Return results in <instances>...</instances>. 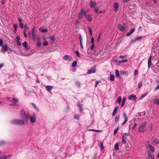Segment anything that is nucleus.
Listing matches in <instances>:
<instances>
[{"mask_svg":"<svg viewBox=\"0 0 159 159\" xmlns=\"http://www.w3.org/2000/svg\"><path fill=\"white\" fill-rule=\"evenodd\" d=\"M146 125L147 122H144L142 123L139 127L138 132L140 133H142L146 131L147 130L146 127Z\"/></svg>","mask_w":159,"mask_h":159,"instance_id":"1","label":"nucleus"},{"mask_svg":"<svg viewBox=\"0 0 159 159\" xmlns=\"http://www.w3.org/2000/svg\"><path fill=\"white\" fill-rule=\"evenodd\" d=\"M11 123L17 125H23L25 124V121L22 120H14L11 122Z\"/></svg>","mask_w":159,"mask_h":159,"instance_id":"2","label":"nucleus"},{"mask_svg":"<svg viewBox=\"0 0 159 159\" xmlns=\"http://www.w3.org/2000/svg\"><path fill=\"white\" fill-rule=\"evenodd\" d=\"M87 12L83 9H82L81 11L78 13V19L80 20L83 18L84 16H85Z\"/></svg>","mask_w":159,"mask_h":159,"instance_id":"3","label":"nucleus"},{"mask_svg":"<svg viewBox=\"0 0 159 159\" xmlns=\"http://www.w3.org/2000/svg\"><path fill=\"white\" fill-rule=\"evenodd\" d=\"M29 114H27L25 111L23 110H21L20 111V116L23 119H28Z\"/></svg>","mask_w":159,"mask_h":159,"instance_id":"4","label":"nucleus"},{"mask_svg":"<svg viewBox=\"0 0 159 159\" xmlns=\"http://www.w3.org/2000/svg\"><path fill=\"white\" fill-rule=\"evenodd\" d=\"M30 119V121L31 123H34L36 121V116L35 114L33 113L32 116H31L29 115L28 116V119Z\"/></svg>","mask_w":159,"mask_h":159,"instance_id":"5","label":"nucleus"},{"mask_svg":"<svg viewBox=\"0 0 159 159\" xmlns=\"http://www.w3.org/2000/svg\"><path fill=\"white\" fill-rule=\"evenodd\" d=\"M31 32L33 39L34 41H35L36 37V34L37 33V31L36 30L34 27L32 29Z\"/></svg>","mask_w":159,"mask_h":159,"instance_id":"6","label":"nucleus"},{"mask_svg":"<svg viewBox=\"0 0 159 159\" xmlns=\"http://www.w3.org/2000/svg\"><path fill=\"white\" fill-rule=\"evenodd\" d=\"M2 48L1 49V52H2L3 54L5 53L7 51L9 50V47L7 45H5L4 46H2Z\"/></svg>","mask_w":159,"mask_h":159,"instance_id":"7","label":"nucleus"},{"mask_svg":"<svg viewBox=\"0 0 159 159\" xmlns=\"http://www.w3.org/2000/svg\"><path fill=\"white\" fill-rule=\"evenodd\" d=\"M96 66H94L91 69L89 70L87 72V74H90L92 73H93L96 72Z\"/></svg>","mask_w":159,"mask_h":159,"instance_id":"8","label":"nucleus"},{"mask_svg":"<svg viewBox=\"0 0 159 159\" xmlns=\"http://www.w3.org/2000/svg\"><path fill=\"white\" fill-rule=\"evenodd\" d=\"M64 59L68 61H71L72 60V57L71 56L69 55H65L63 57Z\"/></svg>","mask_w":159,"mask_h":159,"instance_id":"9","label":"nucleus"},{"mask_svg":"<svg viewBox=\"0 0 159 159\" xmlns=\"http://www.w3.org/2000/svg\"><path fill=\"white\" fill-rule=\"evenodd\" d=\"M148 143L149 144V141H148ZM147 147L148 148H149L150 151L152 152H154L155 151V149L151 145L148 144L147 145Z\"/></svg>","mask_w":159,"mask_h":159,"instance_id":"10","label":"nucleus"},{"mask_svg":"<svg viewBox=\"0 0 159 159\" xmlns=\"http://www.w3.org/2000/svg\"><path fill=\"white\" fill-rule=\"evenodd\" d=\"M136 96L134 94H131L128 97V99L129 100H131L135 101L136 100Z\"/></svg>","mask_w":159,"mask_h":159,"instance_id":"11","label":"nucleus"},{"mask_svg":"<svg viewBox=\"0 0 159 159\" xmlns=\"http://www.w3.org/2000/svg\"><path fill=\"white\" fill-rule=\"evenodd\" d=\"M123 116L125 118V120L122 123V125H125L128 120V117L125 113H123Z\"/></svg>","mask_w":159,"mask_h":159,"instance_id":"12","label":"nucleus"},{"mask_svg":"<svg viewBox=\"0 0 159 159\" xmlns=\"http://www.w3.org/2000/svg\"><path fill=\"white\" fill-rule=\"evenodd\" d=\"M118 28L121 31H124L125 29V26H122L120 24H118Z\"/></svg>","mask_w":159,"mask_h":159,"instance_id":"13","label":"nucleus"},{"mask_svg":"<svg viewBox=\"0 0 159 159\" xmlns=\"http://www.w3.org/2000/svg\"><path fill=\"white\" fill-rule=\"evenodd\" d=\"M53 88V86L48 85L46 86L45 89L48 92H51V90Z\"/></svg>","mask_w":159,"mask_h":159,"instance_id":"14","label":"nucleus"},{"mask_svg":"<svg viewBox=\"0 0 159 159\" xmlns=\"http://www.w3.org/2000/svg\"><path fill=\"white\" fill-rule=\"evenodd\" d=\"M151 61V57L150 56L148 59V68H150L151 65L152 64Z\"/></svg>","mask_w":159,"mask_h":159,"instance_id":"15","label":"nucleus"},{"mask_svg":"<svg viewBox=\"0 0 159 159\" xmlns=\"http://www.w3.org/2000/svg\"><path fill=\"white\" fill-rule=\"evenodd\" d=\"M134 30L135 29L133 28L129 32L127 33L126 36H129L131 34L133 33L134 32Z\"/></svg>","mask_w":159,"mask_h":159,"instance_id":"16","label":"nucleus"},{"mask_svg":"<svg viewBox=\"0 0 159 159\" xmlns=\"http://www.w3.org/2000/svg\"><path fill=\"white\" fill-rule=\"evenodd\" d=\"M22 45L25 48L26 50H28L29 49V48L28 47V43L27 42L25 41L22 43Z\"/></svg>","mask_w":159,"mask_h":159,"instance_id":"17","label":"nucleus"},{"mask_svg":"<svg viewBox=\"0 0 159 159\" xmlns=\"http://www.w3.org/2000/svg\"><path fill=\"white\" fill-rule=\"evenodd\" d=\"M85 16L86 17V18L88 21L89 22H91L92 21V19L91 15H88V16H87L86 15Z\"/></svg>","mask_w":159,"mask_h":159,"instance_id":"18","label":"nucleus"},{"mask_svg":"<svg viewBox=\"0 0 159 159\" xmlns=\"http://www.w3.org/2000/svg\"><path fill=\"white\" fill-rule=\"evenodd\" d=\"M96 5V2H93L92 1L90 2V8H93Z\"/></svg>","mask_w":159,"mask_h":159,"instance_id":"19","label":"nucleus"},{"mask_svg":"<svg viewBox=\"0 0 159 159\" xmlns=\"http://www.w3.org/2000/svg\"><path fill=\"white\" fill-rule=\"evenodd\" d=\"M99 8L98 7H96L94 9L95 12L97 13V14H99L102 12V11H98Z\"/></svg>","mask_w":159,"mask_h":159,"instance_id":"20","label":"nucleus"},{"mask_svg":"<svg viewBox=\"0 0 159 159\" xmlns=\"http://www.w3.org/2000/svg\"><path fill=\"white\" fill-rule=\"evenodd\" d=\"M113 6L115 9V11H116L117 10L118 8V4L117 3L115 2L114 3Z\"/></svg>","mask_w":159,"mask_h":159,"instance_id":"21","label":"nucleus"},{"mask_svg":"<svg viewBox=\"0 0 159 159\" xmlns=\"http://www.w3.org/2000/svg\"><path fill=\"white\" fill-rule=\"evenodd\" d=\"M115 75L116 77H118L119 78H120L119 73V71L118 70H115Z\"/></svg>","mask_w":159,"mask_h":159,"instance_id":"22","label":"nucleus"},{"mask_svg":"<svg viewBox=\"0 0 159 159\" xmlns=\"http://www.w3.org/2000/svg\"><path fill=\"white\" fill-rule=\"evenodd\" d=\"M117 108H118V107H116L114 108V109L113 112L112 113V116H114L116 115V114L117 112Z\"/></svg>","mask_w":159,"mask_h":159,"instance_id":"23","label":"nucleus"},{"mask_svg":"<svg viewBox=\"0 0 159 159\" xmlns=\"http://www.w3.org/2000/svg\"><path fill=\"white\" fill-rule=\"evenodd\" d=\"M114 149L116 151L119 150V149L118 147V143H116L115 144L114 146Z\"/></svg>","mask_w":159,"mask_h":159,"instance_id":"24","label":"nucleus"},{"mask_svg":"<svg viewBox=\"0 0 159 159\" xmlns=\"http://www.w3.org/2000/svg\"><path fill=\"white\" fill-rule=\"evenodd\" d=\"M148 94V92H146L144 93L143 94L142 96L140 97V98H139V100H141L144 97H145Z\"/></svg>","mask_w":159,"mask_h":159,"instance_id":"25","label":"nucleus"},{"mask_svg":"<svg viewBox=\"0 0 159 159\" xmlns=\"http://www.w3.org/2000/svg\"><path fill=\"white\" fill-rule=\"evenodd\" d=\"M126 137L123 136V137L122 138V143L124 144H125L126 143Z\"/></svg>","mask_w":159,"mask_h":159,"instance_id":"26","label":"nucleus"},{"mask_svg":"<svg viewBox=\"0 0 159 159\" xmlns=\"http://www.w3.org/2000/svg\"><path fill=\"white\" fill-rule=\"evenodd\" d=\"M74 118L76 120H79L80 119V115L78 114H76L74 116Z\"/></svg>","mask_w":159,"mask_h":159,"instance_id":"27","label":"nucleus"},{"mask_svg":"<svg viewBox=\"0 0 159 159\" xmlns=\"http://www.w3.org/2000/svg\"><path fill=\"white\" fill-rule=\"evenodd\" d=\"M31 104L32 105V106L34 107V108H35V110L37 111H39V108L36 107V105L33 103H31Z\"/></svg>","mask_w":159,"mask_h":159,"instance_id":"28","label":"nucleus"},{"mask_svg":"<svg viewBox=\"0 0 159 159\" xmlns=\"http://www.w3.org/2000/svg\"><path fill=\"white\" fill-rule=\"evenodd\" d=\"M39 40H40V39L39 38H38L37 39V43L36 44V46L37 47H39L41 45V43L40 41H39Z\"/></svg>","mask_w":159,"mask_h":159,"instance_id":"29","label":"nucleus"},{"mask_svg":"<svg viewBox=\"0 0 159 159\" xmlns=\"http://www.w3.org/2000/svg\"><path fill=\"white\" fill-rule=\"evenodd\" d=\"M78 106L80 108V112H82V113H83V112L82 111L83 109L82 106L81 105V104L79 103L78 104Z\"/></svg>","mask_w":159,"mask_h":159,"instance_id":"30","label":"nucleus"},{"mask_svg":"<svg viewBox=\"0 0 159 159\" xmlns=\"http://www.w3.org/2000/svg\"><path fill=\"white\" fill-rule=\"evenodd\" d=\"M153 102L157 105H159V99L155 98L153 100Z\"/></svg>","mask_w":159,"mask_h":159,"instance_id":"31","label":"nucleus"},{"mask_svg":"<svg viewBox=\"0 0 159 159\" xmlns=\"http://www.w3.org/2000/svg\"><path fill=\"white\" fill-rule=\"evenodd\" d=\"M120 73L121 75H127L128 74L127 71H121L120 72Z\"/></svg>","mask_w":159,"mask_h":159,"instance_id":"32","label":"nucleus"},{"mask_svg":"<svg viewBox=\"0 0 159 159\" xmlns=\"http://www.w3.org/2000/svg\"><path fill=\"white\" fill-rule=\"evenodd\" d=\"M39 30L43 33L47 32H48V29L46 28L44 29H40Z\"/></svg>","mask_w":159,"mask_h":159,"instance_id":"33","label":"nucleus"},{"mask_svg":"<svg viewBox=\"0 0 159 159\" xmlns=\"http://www.w3.org/2000/svg\"><path fill=\"white\" fill-rule=\"evenodd\" d=\"M125 97H124L122 99V104L121 105V107H123L124 106L125 103Z\"/></svg>","mask_w":159,"mask_h":159,"instance_id":"34","label":"nucleus"},{"mask_svg":"<svg viewBox=\"0 0 159 159\" xmlns=\"http://www.w3.org/2000/svg\"><path fill=\"white\" fill-rule=\"evenodd\" d=\"M12 101L14 102V103L17 104V103L18 102V99L17 98H12Z\"/></svg>","mask_w":159,"mask_h":159,"instance_id":"35","label":"nucleus"},{"mask_svg":"<svg viewBox=\"0 0 159 159\" xmlns=\"http://www.w3.org/2000/svg\"><path fill=\"white\" fill-rule=\"evenodd\" d=\"M77 64V61L76 60H75L72 63V66L73 67H76Z\"/></svg>","mask_w":159,"mask_h":159,"instance_id":"36","label":"nucleus"},{"mask_svg":"<svg viewBox=\"0 0 159 159\" xmlns=\"http://www.w3.org/2000/svg\"><path fill=\"white\" fill-rule=\"evenodd\" d=\"M76 85L77 87L79 88H80L81 86L80 83L79 81H76Z\"/></svg>","mask_w":159,"mask_h":159,"instance_id":"37","label":"nucleus"},{"mask_svg":"<svg viewBox=\"0 0 159 159\" xmlns=\"http://www.w3.org/2000/svg\"><path fill=\"white\" fill-rule=\"evenodd\" d=\"M114 79V75L110 74V80L111 81H113Z\"/></svg>","mask_w":159,"mask_h":159,"instance_id":"38","label":"nucleus"},{"mask_svg":"<svg viewBox=\"0 0 159 159\" xmlns=\"http://www.w3.org/2000/svg\"><path fill=\"white\" fill-rule=\"evenodd\" d=\"M100 147L101 150H103L104 149V147L103 143L101 142L100 143Z\"/></svg>","mask_w":159,"mask_h":159,"instance_id":"39","label":"nucleus"},{"mask_svg":"<svg viewBox=\"0 0 159 159\" xmlns=\"http://www.w3.org/2000/svg\"><path fill=\"white\" fill-rule=\"evenodd\" d=\"M121 101V96H119L118 97L117 99V102L119 103V104H120Z\"/></svg>","mask_w":159,"mask_h":159,"instance_id":"40","label":"nucleus"},{"mask_svg":"<svg viewBox=\"0 0 159 159\" xmlns=\"http://www.w3.org/2000/svg\"><path fill=\"white\" fill-rule=\"evenodd\" d=\"M118 130H119V127H118L114 130V135H115L116 134Z\"/></svg>","mask_w":159,"mask_h":159,"instance_id":"41","label":"nucleus"},{"mask_svg":"<svg viewBox=\"0 0 159 159\" xmlns=\"http://www.w3.org/2000/svg\"><path fill=\"white\" fill-rule=\"evenodd\" d=\"M78 36L80 42H82V38L81 35L79 34Z\"/></svg>","mask_w":159,"mask_h":159,"instance_id":"42","label":"nucleus"},{"mask_svg":"<svg viewBox=\"0 0 159 159\" xmlns=\"http://www.w3.org/2000/svg\"><path fill=\"white\" fill-rule=\"evenodd\" d=\"M128 60L127 59H125L122 60H120L119 61L120 63H124L125 62H126L128 61Z\"/></svg>","mask_w":159,"mask_h":159,"instance_id":"43","label":"nucleus"},{"mask_svg":"<svg viewBox=\"0 0 159 159\" xmlns=\"http://www.w3.org/2000/svg\"><path fill=\"white\" fill-rule=\"evenodd\" d=\"M153 142L154 144L155 145L159 143L158 140L157 139H155L153 141Z\"/></svg>","mask_w":159,"mask_h":159,"instance_id":"44","label":"nucleus"},{"mask_svg":"<svg viewBox=\"0 0 159 159\" xmlns=\"http://www.w3.org/2000/svg\"><path fill=\"white\" fill-rule=\"evenodd\" d=\"M89 130L92 131L93 132H100L101 131V130H98L94 129H89Z\"/></svg>","mask_w":159,"mask_h":159,"instance_id":"45","label":"nucleus"},{"mask_svg":"<svg viewBox=\"0 0 159 159\" xmlns=\"http://www.w3.org/2000/svg\"><path fill=\"white\" fill-rule=\"evenodd\" d=\"M17 25L16 24H15L14 25V33H16V29L17 28Z\"/></svg>","mask_w":159,"mask_h":159,"instance_id":"46","label":"nucleus"},{"mask_svg":"<svg viewBox=\"0 0 159 159\" xmlns=\"http://www.w3.org/2000/svg\"><path fill=\"white\" fill-rule=\"evenodd\" d=\"M15 40L16 41H19L20 40V37L19 36H17L15 39Z\"/></svg>","mask_w":159,"mask_h":159,"instance_id":"47","label":"nucleus"},{"mask_svg":"<svg viewBox=\"0 0 159 159\" xmlns=\"http://www.w3.org/2000/svg\"><path fill=\"white\" fill-rule=\"evenodd\" d=\"M119 118H120V116H116L115 118V121L116 122H117L118 121Z\"/></svg>","mask_w":159,"mask_h":159,"instance_id":"48","label":"nucleus"},{"mask_svg":"<svg viewBox=\"0 0 159 159\" xmlns=\"http://www.w3.org/2000/svg\"><path fill=\"white\" fill-rule=\"evenodd\" d=\"M142 83L141 82H139V84H138V88L139 89L142 86Z\"/></svg>","mask_w":159,"mask_h":159,"instance_id":"49","label":"nucleus"},{"mask_svg":"<svg viewBox=\"0 0 159 159\" xmlns=\"http://www.w3.org/2000/svg\"><path fill=\"white\" fill-rule=\"evenodd\" d=\"M137 40L136 39V38L134 39L131 40L130 41V43L133 44L135 43Z\"/></svg>","mask_w":159,"mask_h":159,"instance_id":"50","label":"nucleus"},{"mask_svg":"<svg viewBox=\"0 0 159 159\" xmlns=\"http://www.w3.org/2000/svg\"><path fill=\"white\" fill-rule=\"evenodd\" d=\"M50 39L52 41H54L55 40V38L54 36H52L50 37Z\"/></svg>","mask_w":159,"mask_h":159,"instance_id":"51","label":"nucleus"},{"mask_svg":"<svg viewBox=\"0 0 159 159\" xmlns=\"http://www.w3.org/2000/svg\"><path fill=\"white\" fill-rule=\"evenodd\" d=\"M152 124H151L149 126L150 129H149V130L150 131H151L152 129Z\"/></svg>","mask_w":159,"mask_h":159,"instance_id":"52","label":"nucleus"},{"mask_svg":"<svg viewBox=\"0 0 159 159\" xmlns=\"http://www.w3.org/2000/svg\"><path fill=\"white\" fill-rule=\"evenodd\" d=\"M138 74V70H135L134 72V75L135 76H136Z\"/></svg>","mask_w":159,"mask_h":159,"instance_id":"53","label":"nucleus"},{"mask_svg":"<svg viewBox=\"0 0 159 159\" xmlns=\"http://www.w3.org/2000/svg\"><path fill=\"white\" fill-rule=\"evenodd\" d=\"M142 38V37L141 36H138L136 38V39L137 40H140Z\"/></svg>","mask_w":159,"mask_h":159,"instance_id":"54","label":"nucleus"},{"mask_svg":"<svg viewBox=\"0 0 159 159\" xmlns=\"http://www.w3.org/2000/svg\"><path fill=\"white\" fill-rule=\"evenodd\" d=\"M148 156L149 157H151L152 158H154V157L152 156V154L148 152Z\"/></svg>","mask_w":159,"mask_h":159,"instance_id":"55","label":"nucleus"},{"mask_svg":"<svg viewBox=\"0 0 159 159\" xmlns=\"http://www.w3.org/2000/svg\"><path fill=\"white\" fill-rule=\"evenodd\" d=\"M137 125V124L136 123H134V124L133 126V127L132 128V129H134V128Z\"/></svg>","mask_w":159,"mask_h":159,"instance_id":"56","label":"nucleus"},{"mask_svg":"<svg viewBox=\"0 0 159 159\" xmlns=\"http://www.w3.org/2000/svg\"><path fill=\"white\" fill-rule=\"evenodd\" d=\"M43 46H46L48 45V43L47 42L45 41L43 43Z\"/></svg>","mask_w":159,"mask_h":159,"instance_id":"57","label":"nucleus"},{"mask_svg":"<svg viewBox=\"0 0 159 159\" xmlns=\"http://www.w3.org/2000/svg\"><path fill=\"white\" fill-rule=\"evenodd\" d=\"M3 46V41L1 39H0V46L2 47Z\"/></svg>","mask_w":159,"mask_h":159,"instance_id":"58","label":"nucleus"},{"mask_svg":"<svg viewBox=\"0 0 159 159\" xmlns=\"http://www.w3.org/2000/svg\"><path fill=\"white\" fill-rule=\"evenodd\" d=\"M20 26L21 28L23 29L24 27L23 24L22 23H20Z\"/></svg>","mask_w":159,"mask_h":159,"instance_id":"59","label":"nucleus"},{"mask_svg":"<svg viewBox=\"0 0 159 159\" xmlns=\"http://www.w3.org/2000/svg\"><path fill=\"white\" fill-rule=\"evenodd\" d=\"M75 53L77 56L80 57V55H79L80 53L78 51H76L75 52Z\"/></svg>","mask_w":159,"mask_h":159,"instance_id":"60","label":"nucleus"},{"mask_svg":"<svg viewBox=\"0 0 159 159\" xmlns=\"http://www.w3.org/2000/svg\"><path fill=\"white\" fill-rule=\"evenodd\" d=\"M94 40L93 38H92L91 39V43L92 44H94Z\"/></svg>","mask_w":159,"mask_h":159,"instance_id":"61","label":"nucleus"},{"mask_svg":"<svg viewBox=\"0 0 159 159\" xmlns=\"http://www.w3.org/2000/svg\"><path fill=\"white\" fill-rule=\"evenodd\" d=\"M94 44H92V45H91V46L90 47V49L91 50H92L94 48Z\"/></svg>","mask_w":159,"mask_h":159,"instance_id":"62","label":"nucleus"},{"mask_svg":"<svg viewBox=\"0 0 159 159\" xmlns=\"http://www.w3.org/2000/svg\"><path fill=\"white\" fill-rule=\"evenodd\" d=\"M5 144V142L3 141H2L0 142V146L2 145Z\"/></svg>","mask_w":159,"mask_h":159,"instance_id":"63","label":"nucleus"},{"mask_svg":"<svg viewBox=\"0 0 159 159\" xmlns=\"http://www.w3.org/2000/svg\"><path fill=\"white\" fill-rule=\"evenodd\" d=\"M79 20L78 19L76 20L75 24L76 25H77L79 23Z\"/></svg>","mask_w":159,"mask_h":159,"instance_id":"64","label":"nucleus"}]
</instances>
